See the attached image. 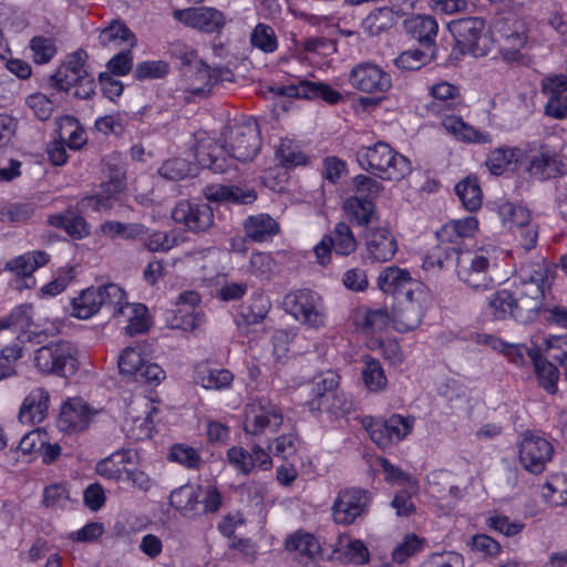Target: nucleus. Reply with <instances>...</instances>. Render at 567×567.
I'll list each match as a JSON object with an SVG mask.
<instances>
[{
  "label": "nucleus",
  "instance_id": "2eb2a0df",
  "mask_svg": "<svg viewBox=\"0 0 567 567\" xmlns=\"http://www.w3.org/2000/svg\"><path fill=\"white\" fill-rule=\"evenodd\" d=\"M349 83L358 91L375 94L392 87L391 74L373 62H361L352 68Z\"/></svg>",
  "mask_w": 567,
  "mask_h": 567
},
{
  "label": "nucleus",
  "instance_id": "e2e57ef3",
  "mask_svg": "<svg viewBox=\"0 0 567 567\" xmlns=\"http://www.w3.org/2000/svg\"><path fill=\"white\" fill-rule=\"evenodd\" d=\"M298 440L292 435H281L277 437L272 443L268 444V456L266 461H270V457H278L287 460L295 455L297 452Z\"/></svg>",
  "mask_w": 567,
  "mask_h": 567
},
{
  "label": "nucleus",
  "instance_id": "f3484780",
  "mask_svg": "<svg viewBox=\"0 0 567 567\" xmlns=\"http://www.w3.org/2000/svg\"><path fill=\"white\" fill-rule=\"evenodd\" d=\"M175 223L193 233H204L214 224L213 208L203 202L181 200L172 210Z\"/></svg>",
  "mask_w": 567,
  "mask_h": 567
},
{
  "label": "nucleus",
  "instance_id": "49530a36",
  "mask_svg": "<svg viewBox=\"0 0 567 567\" xmlns=\"http://www.w3.org/2000/svg\"><path fill=\"white\" fill-rule=\"evenodd\" d=\"M516 161L517 148L502 146L488 153L485 165L493 175L499 176Z\"/></svg>",
  "mask_w": 567,
  "mask_h": 567
},
{
  "label": "nucleus",
  "instance_id": "3c124183",
  "mask_svg": "<svg viewBox=\"0 0 567 567\" xmlns=\"http://www.w3.org/2000/svg\"><path fill=\"white\" fill-rule=\"evenodd\" d=\"M141 349L137 347H127L118 359L120 373L127 379L135 381L137 373L144 364Z\"/></svg>",
  "mask_w": 567,
  "mask_h": 567
},
{
  "label": "nucleus",
  "instance_id": "c756f323",
  "mask_svg": "<svg viewBox=\"0 0 567 567\" xmlns=\"http://www.w3.org/2000/svg\"><path fill=\"white\" fill-rule=\"evenodd\" d=\"M554 452L553 444L536 434H525L519 445V461H550Z\"/></svg>",
  "mask_w": 567,
  "mask_h": 567
},
{
  "label": "nucleus",
  "instance_id": "f257e3e1",
  "mask_svg": "<svg viewBox=\"0 0 567 567\" xmlns=\"http://www.w3.org/2000/svg\"><path fill=\"white\" fill-rule=\"evenodd\" d=\"M261 148L260 130L254 118L236 122L223 132V144L212 137H203L194 150L197 164L214 173H226L231 161L247 163L252 161Z\"/></svg>",
  "mask_w": 567,
  "mask_h": 567
},
{
  "label": "nucleus",
  "instance_id": "4c0bfd02",
  "mask_svg": "<svg viewBox=\"0 0 567 567\" xmlns=\"http://www.w3.org/2000/svg\"><path fill=\"white\" fill-rule=\"evenodd\" d=\"M50 256L43 250H33L11 259L7 268L18 276H30L39 267L47 265Z\"/></svg>",
  "mask_w": 567,
  "mask_h": 567
},
{
  "label": "nucleus",
  "instance_id": "bb28decb",
  "mask_svg": "<svg viewBox=\"0 0 567 567\" xmlns=\"http://www.w3.org/2000/svg\"><path fill=\"white\" fill-rule=\"evenodd\" d=\"M204 195L209 202H230L235 204H251L257 198L254 189L218 184L206 186Z\"/></svg>",
  "mask_w": 567,
  "mask_h": 567
},
{
  "label": "nucleus",
  "instance_id": "412c9836",
  "mask_svg": "<svg viewBox=\"0 0 567 567\" xmlns=\"http://www.w3.org/2000/svg\"><path fill=\"white\" fill-rule=\"evenodd\" d=\"M93 416L92 411L82 400L65 403L56 420L59 431L72 434L84 431Z\"/></svg>",
  "mask_w": 567,
  "mask_h": 567
},
{
  "label": "nucleus",
  "instance_id": "6e6d98bb",
  "mask_svg": "<svg viewBox=\"0 0 567 567\" xmlns=\"http://www.w3.org/2000/svg\"><path fill=\"white\" fill-rule=\"evenodd\" d=\"M539 354L545 353L548 358L563 363L567 360V334L549 336L537 344Z\"/></svg>",
  "mask_w": 567,
  "mask_h": 567
},
{
  "label": "nucleus",
  "instance_id": "1a4fd4ad",
  "mask_svg": "<svg viewBox=\"0 0 567 567\" xmlns=\"http://www.w3.org/2000/svg\"><path fill=\"white\" fill-rule=\"evenodd\" d=\"M493 265L486 250H463L457 257L455 274L458 280L471 289L485 290L493 285Z\"/></svg>",
  "mask_w": 567,
  "mask_h": 567
},
{
  "label": "nucleus",
  "instance_id": "20e7f679",
  "mask_svg": "<svg viewBox=\"0 0 567 567\" xmlns=\"http://www.w3.org/2000/svg\"><path fill=\"white\" fill-rule=\"evenodd\" d=\"M355 159L363 171L384 181L399 182L412 172L409 158L382 141L360 146Z\"/></svg>",
  "mask_w": 567,
  "mask_h": 567
},
{
  "label": "nucleus",
  "instance_id": "f03ea898",
  "mask_svg": "<svg viewBox=\"0 0 567 567\" xmlns=\"http://www.w3.org/2000/svg\"><path fill=\"white\" fill-rule=\"evenodd\" d=\"M432 96L427 104V111L432 114L442 116V126L455 140L463 143L489 144L492 137L489 134L476 130L462 120L460 114L463 109V102L457 86L449 82H440L430 87Z\"/></svg>",
  "mask_w": 567,
  "mask_h": 567
},
{
  "label": "nucleus",
  "instance_id": "39448f33",
  "mask_svg": "<svg viewBox=\"0 0 567 567\" xmlns=\"http://www.w3.org/2000/svg\"><path fill=\"white\" fill-rule=\"evenodd\" d=\"M535 268L533 274L524 270L522 286L514 290V320L519 323L535 320L545 297L547 271L542 265H535Z\"/></svg>",
  "mask_w": 567,
  "mask_h": 567
},
{
  "label": "nucleus",
  "instance_id": "4be33fe9",
  "mask_svg": "<svg viewBox=\"0 0 567 567\" xmlns=\"http://www.w3.org/2000/svg\"><path fill=\"white\" fill-rule=\"evenodd\" d=\"M278 94L308 100L322 99L329 104H337L342 99V95L329 84L311 81H301L297 85L282 86Z\"/></svg>",
  "mask_w": 567,
  "mask_h": 567
},
{
  "label": "nucleus",
  "instance_id": "7ed1b4c3",
  "mask_svg": "<svg viewBox=\"0 0 567 567\" xmlns=\"http://www.w3.org/2000/svg\"><path fill=\"white\" fill-rule=\"evenodd\" d=\"M477 229L475 217L456 219L443 225L436 231L437 245L434 246L423 260L427 271H441L457 265V257L463 252L464 239L472 237Z\"/></svg>",
  "mask_w": 567,
  "mask_h": 567
},
{
  "label": "nucleus",
  "instance_id": "58836bf2",
  "mask_svg": "<svg viewBox=\"0 0 567 567\" xmlns=\"http://www.w3.org/2000/svg\"><path fill=\"white\" fill-rule=\"evenodd\" d=\"M436 58V48L410 49L394 59V65L403 71H415Z\"/></svg>",
  "mask_w": 567,
  "mask_h": 567
},
{
  "label": "nucleus",
  "instance_id": "4d7b16f0",
  "mask_svg": "<svg viewBox=\"0 0 567 567\" xmlns=\"http://www.w3.org/2000/svg\"><path fill=\"white\" fill-rule=\"evenodd\" d=\"M250 43L252 47L261 50L266 53H271L277 50L278 41L275 33V30L265 23H258L251 34H250Z\"/></svg>",
  "mask_w": 567,
  "mask_h": 567
},
{
  "label": "nucleus",
  "instance_id": "5fc2aeb1",
  "mask_svg": "<svg viewBox=\"0 0 567 567\" xmlns=\"http://www.w3.org/2000/svg\"><path fill=\"white\" fill-rule=\"evenodd\" d=\"M354 197L374 203L383 192V185L374 177L359 174L353 178Z\"/></svg>",
  "mask_w": 567,
  "mask_h": 567
},
{
  "label": "nucleus",
  "instance_id": "473e14b6",
  "mask_svg": "<svg viewBox=\"0 0 567 567\" xmlns=\"http://www.w3.org/2000/svg\"><path fill=\"white\" fill-rule=\"evenodd\" d=\"M99 42L102 47H112L115 49L122 44H125L126 48H133L136 44V38L123 22L114 20L101 30Z\"/></svg>",
  "mask_w": 567,
  "mask_h": 567
},
{
  "label": "nucleus",
  "instance_id": "9d476101",
  "mask_svg": "<svg viewBox=\"0 0 567 567\" xmlns=\"http://www.w3.org/2000/svg\"><path fill=\"white\" fill-rule=\"evenodd\" d=\"M282 421L281 410L267 398L254 399L245 408L246 434L268 436L278 431Z\"/></svg>",
  "mask_w": 567,
  "mask_h": 567
},
{
  "label": "nucleus",
  "instance_id": "79ce46f5",
  "mask_svg": "<svg viewBox=\"0 0 567 567\" xmlns=\"http://www.w3.org/2000/svg\"><path fill=\"white\" fill-rule=\"evenodd\" d=\"M455 192L468 212L477 210L482 205V189L476 177H466L455 186Z\"/></svg>",
  "mask_w": 567,
  "mask_h": 567
},
{
  "label": "nucleus",
  "instance_id": "864d4df0",
  "mask_svg": "<svg viewBox=\"0 0 567 567\" xmlns=\"http://www.w3.org/2000/svg\"><path fill=\"white\" fill-rule=\"evenodd\" d=\"M31 312L32 307L29 305L16 307L7 317L0 318V331L7 329L13 332L24 330L31 322Z\"/></svg>",
  "mask_w": 567,
  "mask_h": 567
},
{
  "label": "nucleus",
  "instance_id": "a19ab883",
  "mask_svg": "<svg viewBox=\"0 0 567 567\" xmlns=\"http://www.w3.org/2000/svg\"><path fill=\"white\" fill-rule=\"evenodd\" d=\"M395 23L394 12L389 8H380L367 16L362 27L370 37H377L391 29Z\"/></svg>",
  "mask_w": 567,
  "mask_h": 567
},
{
  "label": "nucleus",
  "instance_id": "ea45409f",
  "mask_svg": "<svg viewBox=\"0 0 567 567\" xmlns=\"http://www.w3.org/2000/svg\"><path fill=\"white\" fill-rule=\"evenodd\" d=\"M234 375L226 369L203 368L196 373V382L207 390H224L230 386Z\"/></svg>",
  "mask_w": 567,
  "mask_h": 567
},
{
  "label": "nucleus",
  "instance_id": "ddd939ff",
  "mask_svg": "<svg viewBox=\"0 0 567 567\" xmlns=\"http://www.w3.org/2000/svg\"><path fill=\"white\" fill-rule=\"evenodd\" d=\"M158 409L145 396H137L127 405L123 429L127 436L140 441L148 439L154 429Z\"/></svg>",
  "mask_w": 567,
  "mask_h": 567
},
{
  "label": "nucleus",
  "instance_id": "13d9d810",
  "mask_svg": "<svg viewBox=\"0 0 567 567\" xmlns=\"http://www.w3.org/2000/svg\"><path fill=\"white\" fill-rule=\"evenodd\" d=\"M389 320L390 315L384 308L365 310L357 316V324L372 332L383 330Z\"/></svg>",
  "mask_w": 567,
  "mask_h": 567
},
{
  "label": "nucleus",
  "instance_id": "052dcab7",
  "mask_svg": "<svg viewBox=\"0 0 567 567\" xmlns=\"http://www.w3.org/2000/svg\"><path fill=\"white\" fill-rule=\"evenodd\" d=\"M169 66L165 61H143L136 64L133 75L138 81L158 80L168 74Z\"/></svg>",
  "mask_w": 567,
  "mask_h": 567
},
{
  "label": "nucleus",
  "instance_id": "5701e85b",
  "mask_svg": "<svg viewBox=\"0 0 567 567\" xmlns=\"http://www.w3.org/2000/svg\"><path fill=\"white\" fill-rule=\"evenodd\" d=\"M50 394L41 386L32 389L24 398L20 411L19 421L23 424H39L49 414Z\"/></svg>",
  "mask_w": 567,
  "mask_h": 567
},
{
  "label": "nucleus",
  "instance_id": "6e6552de",
  "mask_svg": "<svg viewBox=\"0 0 567 567\" xmlns=\"http://www.w3.org/2000/svg\"><path fill=\"white\" fill-rule=\"evenodd\" d=\"M449 29L462 53L474 56L487 54L491 40L488 28L483 18L471 17L454 20L449 24Z\"/></svg>",
  "mask_w": 567,
  "mask_h": 567
},
{
  "label": "nucleus",
  "instance_id": "72a5a7b5",
  "mask_svg": "<svg viewBox=\"0 0 567 567\" xmlns=\"http://www.w3.org/2000/svg\"><path fill=\"white\" fill-rule=\"evenodd\" d=\"M515 292L499 289L487 297L486 312L494 320L514 319Z\"/></svg>",
  "mask_w": 567,
  "mask_h": 567
},
{
  "label": "nucleus",
  "instance_id": "69168bd1",
  "mask_svg": "<svg viewBox=\"0 0 567 567\" xmlns=\"http://www.w3.org/2000/svg\"><path fill=\"white\" fill-rule=\"evenodd\" d=\"M33 61L38 64L48 63L56 53L54 40L42 35L33 37L30 41Z\"/></svg>",
  "mask_w": 567,
  "mask_h": 567
},
{
  "label": "nucleus",
  "instance_id": "a211bd4d",
  "mask_svg": "<svg viewBox=\"0 0 567 567\" xmlns=\"http://www.w3.org/2000/svg\"><path fill=\"white\" fill-rule=\"evenodd\" d=\"M173 17L185 25L205 33L220 32L226 24L224 13L210 7L177 9Z\"/></svg>",
  "mask_w": 567,
  "mask_h": 567
},
{
  "label": "nucleus",
  "instance_id": "7c9ffc66",
  "mask_svg": "<svg viewBox=\"0 0 567 567\" xmlns=\"http://www.w3.org/2000/svg\"><path fill=\"white\" fill-rule=\"evenodd\" d=\"M333 556L341 563L363 565L369 561V550L360 539L340 537L336 544Z\"/></svg>",
  "mask_w": 567,
  "mask_h": 567
},
{
  "label": "nucleus",
  "instance_id": "c9c22d12",
  "mask_svg": "<svg viewBox=\"0 0 567 567\" xmlns=\"http://www.w3.org/2000/svg\"><path fill=\"white\" fill-rule=\"evenodd\" d=\"M101 296V310L106 313L110 318H116L121 313H124V307L127 302L125 300L124 290L115 285L107 284L99 286Z\"/></svg>",
  "mask_w": 567,
  "mask_h": 567
},
{
  "label": "nucleus",
  "instance_id": "09e8293b",
  "mask_svg": "<svg viewBox=\"0 0 567 567\" xmlns=\"http://www.w3.org/2000/svg\"><path fill=\"white\" fill-rule=\"evenodd\" d=\"M196 173L197 166L184 158L167 159L158 168V174L168 181H181Z\"/></svg>",
  "mask_w": 567,
  "mask_h": 567
},
{
  "label": "nucleus",
  "instance_id": "a878e982",
  "mask_svg": "<svg viewBox=\"0 0 567 567\" xmlns=\"http://www.w3.org/2000/svg\"><path fill=\"white\" fill-rule=\"evenodd\" d=\"M202 488L194 485H184L171 493L169 503L185 517H195L200 514Z\"/></svg>",
  "mask_w": 567,
  "mask_h": 567
},
{
  "label": "nucleus",
  "instance_id": "0e129e2a",
  "mask_svg": "<svg viewBox=\"0 0 567 567\" xmlns=\"http://www.w3.org/2000/svg\"><path fill=\"white\" fill-rule=\"evenodd\" d=\"M276 155L286 167L302 165L307 162V156L289 140L280 142Z\"/></svg>",
  "mask_w": 567,
  "mask_h": 567
},
{
  "label": "nucleus",
  "instance_id": "0eeeda50",
  "mask_svg": "<svg viewBox=\"0 0 567 567\" xmlns=\"http://www.w3.org/2000/svg\"><path fill=\"white\" fill-rule=\"evenodd\" d=\"M284 308L297 321L309 328L319 329L326 326L327 313L321 296L310 289H299L287 293Z\"/></svg>",
  "mask_w": 567,
  "mask_h": 567
},
{
  "label": "nucleus",
  "instance_id": "338daca9",
  "mask_svg": "<svg viewBox=\"0 0 567 567\" xmlns=\"http://www.w3.org/2000/svg\"><path fill=\"white\" fill-rule=\"evenodd\" d=\"M464 557L456 551H440L427 556L420 567H464Z\"/></svg>",
  "mask_w": 567,
  "mask_h": 567
},
{
  "label": "nucleus",
  "instance_id": "603ef678",
  "mask_svg": "<svg viewBox=\"0 0 567 567\" xmlns=\"http://www.w3.org/2000/svg\"><path fill=\"white\" fill-rule=\"evenodd\" d=\"M425 539L415 534H406L403 539L393 548L392 558L398 564H403L410 557L422 551Z\"/></svg>",
  "mask_w": 567,
  "mask_h": 567
},
{
  "label": "nucleus",
  "instance_id": "dca6fc26",
  "mask_svg": "<svg viewBox=\"0 0 567 567\" xmlns=\"http://www.w3.org/2000/svg\"><path fill=\"white\" fill-rule=\"evenodd\" d=\"M379 289L385 293L393 296L396 300L403 297L415 295H424L423 285L413 279L410 271L396 266L383 268L377 279Z\"/></svg>",
  "mask_w": 567,
  "mask_h": 567
},
{
  "label": "nucleus",
  "instance_id": "2f4dec72",
  "mask_svg": "<svg viewBox=\"0 0 567 567\" xmlns=\"http://www.w3.org/2000/svg\"><path fill=\"white\" fill-rule=\"evenodd\" d=\"M186 78L185 90L197 96H206L212 87V72L204 62H196V65L184 70Z\"/></svg>",
  "mask_w": 567,
  "mask_h": 567
},
{
  "label": "nucleus",
  "instance_id": "f8f14e48",
  "mask_svg": "<svg viewBox=\"0 0 567 567\" xmlns=\"http://www.w3.org/2000/svg\"><path fill=\"white\" fill-rule=\"evenodd\" d=\"M372 494L368 489L350 487L341 489L332 505L336 523L351 525L364 516L370 507Z\"/></svg>",
  "mask_w": 567,
  "mask_h": 567
},
{
  "label": "nucleus",
  "instance_id": "c85d7f7f",
  "mask_svg": "<svg viewBox=\"0 0 567 567\" xmlns=\"http://www.w3.org/2000/svg\"><path fill=\"white\" fill-rule=\"evenodd\" d=\"M246 236L256 243L270 240L279 231V224L268 214L252 215L244 223Z\"/></svg>",
  "mask_w": 567,
  "mask_h": 567
},
{
  "label": "nucleus",
  "instance_id": "9b49d317",
  "mask_svg": "<svg viewBox=\"0 0 567 567\" xmlns=\"http://www.w3.org/2000/svg\"><path fill=\"white\" fill-rule=\"evenodd\" d=\"M415 419L401 414H392L390 417L365 419L363 425L371 440L382 450L404 440L413 430Z\"/></svg>",
  "mask_w": 567,
  "mask_h": 567
},
{
  "label": "nucleus",
  "instance_id": "423d86ee",
  "mask_svg": "<svg viewBox=\"0 0 567 567\" xmlns=\"http://www.w3.org/2000/svg\"><path fill=\"white\" fill-rule=\"evenodd\" d=\"M76 349L66 340L51 341L34 352L33 362L43 374L66 377L76 371Z\"/></svg>",
  "mask_w": 567,
  "mask_h": 567
},
{
  "label": "nucleus",
  "instance_id": "aec40b11",
  "mask_svg": "<svg viewBox=\"0 0 567 567\" xmlns=\"http://www.w3.org/2000/svg\"><path fill=\"white\" fill-rule=\"evenodd\" d=\"M424 295L413 293L396 300L393 309V322L398 331L406 332L417 328L424 315Z\"/></svg>",
  "mask_w": 567,
  "mask_h": 567
},
{
  "label": "nucleus",
  "instance_id": "37998d69",
  "mask_svg": "<svg viewBox=\"0 0 567 567\" xmlns=\"http://www.w3.org/2000/svg\"><path fill=\"white\" fill-rule=\"evenodd\" d=\"M362 380L364 385L372 392H379L386 386L388 379L381 362L372 357H364Z\"/></svg>",
  "mask_w": 567,
  "mask_h": 567
},
{
  "label": "nucleus",
  "instance_id": "680f3d73",
  "mask_svg": "<svg viewBox=\"0 0 567 567\" xmlns=\"http://www.w3.org/2000/svg\"><path fill=\"white\" fill-rule=\"evenodd\" d=\"M287 549L295 550L301 555L313 557L319 551V543L316 537L308 533H296L287 539Z\"/></svg>",
  "mask_w": 567,
  "mask_h": 567
},
{
  "label": "nucleus",
  "instance_id": "bf43d9fd",
  "mask_svg": "<svg viewBox=\"0 0 567 567\" xmlns=\"http://www.w3.org/2000/svg\"><path fill=\"white\" fill-rule=\"evenodd\" d=\"M270 310V302L264 296H256L251 302L241 311L243 320L246 324H258L262 322Z\"/></svg>",
  "mask_w": 567,
  "mask_h": 567
},
{
  "label": "nucleus",
  "instance_id": "cd10ccee",
  "mask_svg": "<svg viewBox=\"0 0 567 567\" xmlns=\"http://www.w3.org/2000/svg\"><path fill=\"white\" fill-rule=\"evenodd\" d=\"M49 225L65 230L73 239H82L90 235V225L81 215L73 210L53 214L48 218Z\"/></svg>",
  "mask_w": 567,
  "mask_h": 567
},
{
  "label": "nucleus",
  "instance_id": "f704fd0d",
  "mask_svg": "<svg viewBox=\"0 0 567 567\" xmlns=\"http://www.w3.org/2000/svg\"><path fill=\"white\" fill-rule=\"evenodd\" d=\"M530 360L533 361L539 385L548 393L555 394L559 380L557 367L539 354L538 350L530 352Z\"/></svg>",
  "mask_w": 567,
  "mask_h": 567
},
{
  "label": "nucleus",
  "instance_id": "393cba45",
  "mask_svg": "<svg viewBox=\"0 0 567 567\" xmlns=\"http://www.w3.org/2000/svg\"><path fill=\"white\" fill-rule=\"evenodd\" d=\"M339 375L333 371H326L313 378L311 382L312 399L308 402L311 411H322V404L330 401V396L337 391Z\"/></svg>",
  "mask_w": 567,
  "mask_h": 567
},
{
  "label": "nucleus",
  "instance_id": "a18cd8bd",
  "mask_svg": "<svg viewBox=\"0 0 567 567\" xmlns=\"http://www.w3.org/2000/svg\"><path fill=\"white\" fill-rule=\"evenodd\" d=\"M333 251L341 256H349L357 249V240L348 224L338 223L330 235Z\"/></svg>",
  "mask_w": 567,
  "mask_h": 567
},
{
  "label": "nucleus",
  "instance_id": "c03bdc74",
  "mask_svg": "<svg viewBox=\"0 0 567 567\" xmlns=\"http://www.w3.org/2000/svg\"><path fill=\"white\" fill-rule=\"evenodd\" d=\"M343 207L351 220L359 226H367L375 217V205L370 200L352 196L344 202Z\"/></svg>",
  "mask_w": 567,
  "mask_h": 567
},
{
  "label": "nucleus",
  "instance_id": "774afa93",
  "mask_svg": "<svg viewBox=\"0 0 567 567\" xmlns=\"http://www.w3.org/2000/svg\"><path fill=\"white\" fill-rule=\"evenodd\" d=\"M542 93L551 97H567V75L553 74L546 75L540 81Z\"/></svg>",
  "mask_w": 567,
  "mask_h": 567
},
{
  "label": "nucleus",
  "instance_id": "b1692460",
  "mask_svg": "<svg viewBox=\"0 0 567 567\" xmlns=\"http://www.w3.org/2000/svg\"><path fill=\"white\" fill-rule=\"evenodd\" d=\"M404 29L423 48H436V35L439 24L436 20L427 14H415L404 21Z\"/></svg>",
  "mask_w": 567,
  "mask_h": 567
},
{
  "label": "nucleus",
  "instance_id": "e433bc0d",
  "mask_svg": "<svg viewBox=\"0 0 567 567\" xmlns=\"http://www.w3.org/2000/svg\"><path fill=\"white\" fill-rule=\"evenodd\" d=\"M73 316L79 319H90L101 310L99 287H90L72 299Z\"/></svg>",
  "mask_w": 567,
  "mask_h": 567
},
{
  "label": "nucleus",
  "instance_id": "8fccbe9b",
  "mask_svg": "<svg viewBox=\"0 0 567 567\" xmlns=\"http://www.w3.org/2000/svg\"><path fill=\"white\" fill-rule=\"evenodd\" d=\"M147 308L142 303H125L124 313L120 316H125L127 318L128 324L126 326V332L131 336L143 333L148 328L147 322Z\"/></svg>",
  "mask_w": 567,
  "mask_h": 567
},
{
  "label": "nucleus",
  "instance_id": "6ab92c4d",
  "mask_svg": "<svg viewBox=\"0 0 567 567\" xmlns=\"http://www.w3.org/2000/svg\"><path fill=\"white\" fill-rule=\"evenodd\" d=\"M365 259L370 262H386L398 251V241L388 227H371L364 235Z\"/></svg>",
  "mask_w": 567,
  "mask_h": 567
},
{
  "label": "nucleus",
  "instance_id": "4468645a",
  "mask_svg": "<svg viewBox=\"0 0 567 567\" xmlns=\"http://www.w3.org/2000/svg\"><path fill=\"white\" fill-rule=\"evenodd\" d=\"M528 161L527 171L539 181L555 178L560 171V159L557 152L540 141L528 142L525 146Z\"/></svg>",
  "mask_w": 567,
  "mask_h": 567
},
{
  "label": "nucleus",
  "instance_id": "de8ad7c7",
  "mask_svg": "<svg viewBox=\"0 0 567 567\" xmlns=\"http://www.w3.org/2000/svg\"><path fill=\"white\" fill-rule=\"evenodd\" d=\"M498 214L505 225L508 224V227L514 230L519 227H527V225H533L530 220V213L528 209L522 206H517L513 203L506 202L499 205Z\"/></svg>",
  "mask_w": 567,
  "mask_h": 567
}]
</instances>
